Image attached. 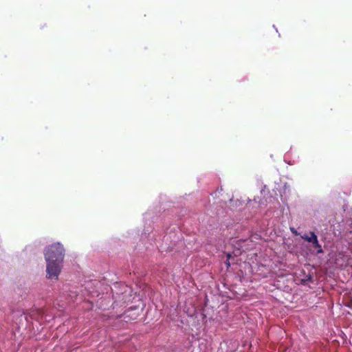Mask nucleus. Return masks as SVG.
<instances>
[{
	"instance_id": "9",
	"label": "nucleus",
	"mask_w": 352,
	"mask_h": 352,
	"mask_svg": "<svg viewBox=\"0 0 352 352\" xmlns=\"http://www.w3.org/2000/svg\"><path fill=\"white\" fill-rule=\"evenodd\" d=\"M273 28L276 30V32H278L277 28L275 27V25H273Z\"/></svg>"
},
{
	"instance_id": "3",
	"label": "nucleus",
	"mask_w": 352,
	"mask_h": 352,
	"mask_svg": "<svg viewBox=\"0 0 352 352\" xmlns=\"http://www.w3.org/2000/svg\"><path fill=\"white\" fill-rule=\"evenodd\" d=\"M301 239L311 243L312 250H310V252L311 254H320L324 253L322 245L319 243L318 236L314 232L310 231L308 234L302 235Z\"/></svg>"
},
{
	"instance_id": "8",
	"label": "nucleus",
	"mask_w": 352,
	"mask_h": 352,
	"mask_svg": "<svg viewBox=\"0 0 352 352\" xmlns=\"http://www.w3.org/2000/svg\"><path fill=\"white\" fill-rule=\"evenodd\" d=\"M349 307L352 309V301L351 302V304L349 305Z\"/></svg>"
},
{
	"instance_id": "10",
	"label": "nucleus",
	"mask_w": 352,
	"mask_h": 352,
	"mask_svg": "<svg viewBox=\"0 0 352 352\" xmlns=\"http://www.w3.org/2000/svg\"><path fill=\"white\" fill-rule=\"evenodd\" d=\"M88 292H89V294H92L93 291L89 290V291H88Z\"/></svg>"
},
{
	"instance_id": "2",
	"label": "nucleus",
	"mask_w": 352,
	"mask_h": 352,
	"mask_svg": "<svg viewBox=\"0 0 352 352\" xmlns=\"http://www.w3.org/2000/svg\"><path fill=\"white\" fill-rule=\"evenodd\" d=\"M170 233L159 232L153 231L151 228H145L142 235L141 240L144 241L146 239L151 241V245H155L159 251L163 252L165 251H170V247L168 243H172L173 239Z\"/></svg>"
},
{
	"instance_id": "7",
	"label": "nucleus",
	"mask_w": 352,
	"mask_h": 352,
	"mask_svg": "<svg viewBox=\"0 0 352 352\" xmlns=\"http://www.w3.org/2000/svg\"><path fill=\"white\" fill-rule=\"evenodd\" d=\"M311 279V276H309V278H308L307 279H306V280L302 279V282H303V283H304L305 281H306V280H310Z\"/></svg>"
},
{
	"instance_id": "4",
	"label": "nucleus",
	"mask_w": 352,
	"mask_h": 352,
	"mask_svg": "<svg viewBox=\"0 0 352 352\" xmlns=\"http://www.w3.org/2000/svg\"><path fill=\"white\" fill-rule=\"evenodd\" d=\"M230 254H228V259H227V261H226V265L228 266V267L230 266V262H229V258H230Z\"/></svg>"
},
{
	"instance_id": "5",
	"label": "nucleus",
	"mask_w": 352,
	"mask_h": 352,
	"mask_svg": "<svg viewBox=\"0 0 352 352\" xmlns=\"http://www.w3.org/2000/svg\"><path fill=\"white\" fill-rule=\"evenodd\" d=\"M290 230L292 232V233H294V234H296V235L298 234V232L294 228H291Z\"/></svg>"
},
{
	"instance_id": "1",
	"label": "nucleus",
	"mask_w": 352,
	"mask_h": 352,
	"mask_svg": "<svg viewBox=\"0 0 352 352\" xmlns=\"http://www.w3.org/2000/svg\"><path fill=\"white\" fill-rule=\"evenodd\" d=\"M46 261V277L48 279L58 280L63 268L65 249L60 242L52 243L44 250Z\"/></svg>"
},
{
	"instance_id": "6",
	"label": "nucleus",
	"mask_w": 352,
	"mask_h": 352,
	"mask_svg": "<svg viewBox=\"0 0 352 352\" xmlns=\"http://www.w3.org/2000/svg\"><path fill=\"white\" fill-rule=\"evenodd\" d=\"M93 283L91 282L87 283L85 286V289H89V285H92Z\"/></svg>"
}]
</instances>
